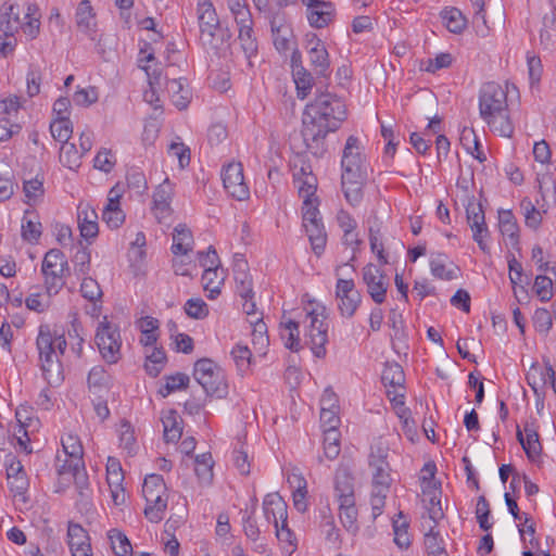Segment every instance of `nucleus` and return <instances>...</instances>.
<instances>
[{
    "mask_svg": "<svg viewBox=\"0 0 556 556\" xmlns=\"http://www.w3.org/2000/svg\"><path fill=\"white\" fill-rule=\"evenodd\" d=\"M233 273L236 290L239 296H254L252 278L247 271V262L241 258L236 260Z\"/></svg>",
    "mask_w": 556,
    "mask_h": 556,
    "instance_id": "473e14b6",
    "label": "nucleus"
},
{
    "mask_svg": "<svg viewBox=\"0 0 556 556\" xmlns=\"http://www.w3.org/2000/svg\"><path fill=\"white\" fill-rule=\"evenodd\" d=\"M467 223L472 230V239L477 242L483 252H489L485 238L489 237V230L485 224L484 211L481 203H475V198L469 199L466 205Z\"/></svg>",
    "mask_w": 556,
    "mask_h": 556,
    "instance_id": "ddd939ff",
    "label": "nucleus"
},
{
    "mask_svg": "<svg viewBox=\"0 0 556 556\" xmlns=\"http://www.w3.org/2000/svg\"><path fill=\"white\" fill-rule=\"evenodd\" d=\"M142 494L147 502L144 516L151 522H160L164 518L168 502L163 477L157 473L148 475L142 484Z\"/></svg>",
    "mask_w": 556,
    "mask_h": 556,
    "instance_id": "423d86ee",
    "label": "nucleus"
},
{
    "mask_svg": "<svg viewBox=\"0 0 556 556\" xmlns=\"http://www.w3.org/2000/svg\"><path fill=\"white\" fill-rule=\"evenodd\" d=\"M308 58L314 72L319 76L329 74V54L320 39L313 37L308 40Z\"/></svg>",
    "mask_w": 556,
    "mask_h": 556,
    "instance_id": "aec40b11",
    "label": "nucleus"
},
{
    "mask_svg": "<svg viewBox=\"0 0 556 556\" xmlns=\"http://www.w3.org/2000/svg\"><path fill=\"white\" fill-rule=\"evenodd\" d=\"M305 337L308 339L311 350L316 357L326 355V344L328 342V324L326 321L325 307L313 306L306 308L305 318L303 320Z\"/></svg>",
    "mask_w": 556,
    "mask_h": 556,
    "instance_id": "0eeeda50",
    "label": "nucleus"
},
{
    "mask_svg": "<svg viewBox=\"0 0 556 556\" xmlns=\"http://www.w3.org/2000/svg\"><path fill=\"white\" fill-rule=\"evenodd\" d=\"M193 377L207 395L223 399L228 394L225 374L212 359L201 358L197 361L193 368Z\"/></svg>",
    "mask_w": 556,
    "mask_h": 556,
    "instance_id": "6e6552de",
    "label": "nucleus"
},
{
    "mask_svg": "<svg viewBox=\"0 0 556 556\" xmlns=\"http://www.w3.org/2000/svg\"><path fill=\"white\" fill-rule=\"evenodd\" d=\"M342 175L346 177H355V175H366L365 172V155L359 139L355 136H350L346 139L342 159H341Z\"/></svg>",
    "mask_w": 556,
    "mask_h": 556,
    "instance_id": "9b49d317",
    "label": "nucleus"
},
{
    "mask_svg": "<svg viewBox=\"0 0 556 556\" xmlns=\"http://www.w3.org/2000/svg\"><path fill=\"white\" fill-rule=\"evenodd\" d=\"M76 24L84 33L93 30L96 25L94 13L89 0H83L79 2L76 10Z\"/></svg>",
    "mask_w": 556,
    "mask_h": 556,
    "instance_id": "58836bf2",
    "label": "nucleus"
},
{
    "mask_svg": "<svg viewBox=\"0 0 556 556\" xmlns=\"http://www.w3.org/2000/svg\"><path fill=\"white\" fill-rule=\"evenodd\" d=\"M479 115L493 132L502 137H510L514 132L507 92L495 81L483 84L479 90Z\"/></svg>",
    "mask_w": 556,
    "mask_h": 556,
    "instance_id": "f03ea898",
    "label": "nucleus"
},
{
    "mask_svg": "<svg viewBox=\"0 0 556 556\" xmlns=\"http://www.w3.org/2000/svg\"><path fill=\"white\" fill-rule=\"evenodd\" d=\"M67 544L70 548L91 545L88 532L79 523L72 521L67 527Z\"/></svg>",
    "mask_w": 556,
    "mask_h": 556,
    "instance_id": "864d4df0",
    "label": "nucleus"
},
{
    "mask_svg": "<svg viewBox=\"0 0 556 556\" xmlns=\"http://www.w3.org/2000/svg\"><path fill=\"white\" fill-rule=\"evenodd\" d=\"M270 17V28L276 49L280 52L289 49L291 29L283 23V17L279 13L271 14L267 12Z\"/></svg>",
    "mask_w": 556,
    "mask_h": 556,
    "instance_id": "c85d7f7f",
    "label": "nucleus"
},
{
    "mask_svg": "<svg viewBox=\"0 0 556 556\" xmlns=\"http://www.w3.org/2000/svg\"><path fill=\"white\" fill-rule=\"evenodd\" d=\"M56 462V470L59 476H68L73 478L75 484L80 490V494H83V490L88 485V477L84 458H81V466L78 468H76L77 466L74 467V457L65 456V459L61 460L60 456H58Z\"/></svg>",
    "mask_w": 556,
    "mask_h": 556,
    "instance_id": "5701e85b",
    "label": "nucleus"
},
{
    "mask_svg": "<svg viewBox=\"0 0 556 556\" xmlns=\"http://www.w3.org/2000/svg\"><path fill=\"white\" fill-rule=\"evenodd\" d=\"M62 447L65 456L74 457V467L81 466V458L84 456V447L79 438L75 434L67 433L62 437Z\"/></svg>",
    "mask_w": 556,
    "mask_h": 556,
    "instance_id": "79ce46f5",
    "label": "nucleus"
},
{
    "mask_svg": "<svg viewBox=\"0 0 556 556\" xmlns=\"http://www.w3.org/2000/svg\"><path fill=\"white\" fill-rule=\"evenodd\" d=\"M189 376L182 372L166 376L164 389H161L160 393L165 397L175 391L186 389L189 384Z\"/></svg>",
    "mask_w": 556,
    "mask_h": 556,
    "instance_id": "bf43d9fd",
    "label": "nucleus"
},
{
    "mask_svg": "<svg viewBox=\"0 0 556 556\" xmlns=\"http://www.w3.org/2000/svg\"><path fill=\"white\" fill-rule=\"evenodd\" d=\"M368 230H369V244L370 250L375 253L381 264H388V256L384 253V247L382 242V233L381 229L383 227V222L374 212L368 218Z\"/></svg>",
    "mask_w": 556,
    "mask_h": 556,
    "instance_id": "a878e982",
    "label": "nucleus"
},
{
    "mask_svg": "<svg viewBox=\"0 0 556 556\" xmlns=\"http://www.w3.org/2000/svg\"><path fill=\"white\" fill-rule=\"evenodd\" d=\"M334 496L339 504L355 502L354 478L346 468H339L336 472Z\"/></svg>",
    "mask_w": 556,
    "mask_h": 556,
    "instance_id": "b1692460",
    "label": "nucleus"
},
{
    "mask_svg": "<svg viewBox=\"0 0 556 556\" xmlns=\"http://www.w3.org/2000/svg\"><path fill=\"white\" fill-rule=\"evenodd\" d=\"M77 218L83 238L88 240L98 236V214L92 207H90L88 204H80L78 206Z\"/></svg>",
    "mask_w": 556,
    "mask_h": 556,
    "instance_id": "bb28decb",
    "label": "nucleus"
},
{
    "mask_svg": "<svg viewBox=\"0 0 556 556\" xmlns=\"http://www.w3.org/2000/svg\"><path fill=\"white\" fill-rule=\"evenodd\" d=\"M124 472L121 462L113 456L106 462V482L111 491V497L115 505H122L126 501V493L123 486Z\"/></svg>",
    "mask_w": 556,
    "mask_h": 556,
    "instance_id": "a211bd4d",
    "label": "nucleus"
},
{
    "mask_svg": "<svg viewBox=\"0 0 556 556\" xmlns=\"http://www.w3.org/2000/svg\"><path fill=\"white\" fill-rule=\"evenodd\" d=\"M25 23H21L20 26L22 27L25 35H27L29 38L34 39L39 33V17H38V8L35 4H28L27 11L25 13Z\"/></svg>",
    "mask_w": 556,
    "mask_h": 556,
    "instance_id": "4d7b16f0",
    "label": "nucleus"
},
{
    "mask_svg": "<svg viewBox=\"0 0 556 556\" xmlns=\"http://www.w3.org/2000/svg\"><path fill=\"white\" fill-rule=\"evenodd\" d=\"M203 288L208 291V299L214 300L220 293L223 278L218 279L217 270L204 269L202 275Z\"/></svg>",
    "mask_w": 556,
    "mask_h": 556,
    "instance_id": "680f3d73",
    "label": "nucleus"
},
{
    "mask_svg": "<svg viewBox=\"0 0 556 556\" xmlns=\"http://www.w3.org/2000/svg\"><path fill=\"white\" fill-rule=\"evenodd\" d=\"M193 245L191 230L185 224H178L173 232L172 252L174 255H187Z\"/></svg>",
    "mask_w": 556,
    "mask_h": 556,
    "instance_id": "2f4dec72",
    "label": "nucleus"
},
{
    "mask_svg": "<svg viewBox=\"0 0 556 556\" xmlns=\"http://www.w3.org/2000/svg\"><path fill=\"white\" fill-rule=\"evenodd\" d=\"M50 132L54 140L61 142H67L72 136L73 128L70 118H55L50 124Z\"/></svg>",
    "mask_w": 556,
    "mask_h": 556,
    "instance_id": "13d9d810",
    "label": "nucleus"
},
{
    "mask_svg": "<svg viewBox=\"0 0 556 556\" xmlns=\"http://www.w3.org/2000/svg\"><path fill=\"white\" fill-rule=\"evenodd\" d=\"M363 281L372 301L382 304L386 301L389 286L383 271L377 265L369 263L363 268Z\"/></svg>",
    "mask_w": 556,
    "mask_h": 556,
    "instance_id": "dca6fc26",
    "label": "nucleus"
},
{
    "mask_svg": "<svg viewBox=\"0 0 556 556\" xmlns=\"http://www.w3.org/2000/svg\"><path fill=\"white\" fill-rule=\"evenodd\" d=\"M121 193L117 186L109 191L108 203L102 210V220L111 228L116 229L125 222V214L121 208Z\"/></svg>",
    "mask_w": 556,
    "mask_h": 556,
    "instance_id": "6ab92c4d",
    "label": "nucleus"
},
{
    "mask_svg": "<svg viewBox=\"0 0 556 556\" xmlns=\"http://www.w3.org/2000/svg\"><path fill=\"white\" fill-rule=\"evenodd\" d=\"M164 440L167 443L177 442L182 434V419L176 410L170 409L162 417Z\"/></svg>",
    "mask_w": 556,
    "mask_h": 556,
    "instance_id": "f704fd0d",
    "label": "nucleus"
},
{
    "mask_svg": "<svg viewBox=\"0 0 556 556\" xmlns=\"http://www.w3.org/2000/svg\"><path fill=\"white\" fill-rule=\"evenodd\" d=\"M434 526H432L428 533L425 535V546L428 553V556H437L439 553H444V542L442 536L438 531H434Z\"/></svg>",
    "mask_w": 556,
    "mask_h": 556,
    "instance_id": "338daca9",
    "label": "nucleus"
},
{
    "mask_svg": "<svg viewBox=\"0 0 556 556\" xmlns=\"http://www.w3.org/2000/svg\"><path fill=\"white\" fill-rule=\"evenodd\" d=\"M18 5L9 4L5 12L0 14V28L5 35H13L20 27Z\"/></svg>",
    "mask_w": 556,
    "mask_h": 556,
    "instance_id": "de8ad7c7",
    "label": "nucleus"
},
{
    "mask_svg": "<svg viewBox=\"0 0 556 556\" xmlns=\"http://www.w3.org/2000/svg\"><path fill=\"white\" fill-rule=\"evenodd\" d=\"M46 293L56 295L65 286L70 266L65 254L59 249L49 250L41 263Z\"/></svg>",
    "mask_w": 556,
    "mask_h": 556,
    "instance_id": "39448f33",
    "label": "nucleus"
},
{
    "mask_svg": "<svg viewBox=\"0 0 556 556\" xmlns=\"http://www.w3.org/2000/svg\"><path fill=\"white\" fill-rule=\"evenodd\" d=\"M291 486L294 488L292 493L293 506L299 513H304L307 509L306 494L307 482L300 473H292L288 478Z\"/></svg>",
    "mask_w": 556,
    "mask_h": 556,
    "instance_id": "c9c22d12",
    "label": "nucleus"
},
{
    "mask_svg": "<svg viewBox=\"0 0 556 556\" xmlns=\"http://www.w3.org/2000/svg\"><path fill=\"white\" fill-rule=\"evenodd\" d=\"M94 340L101 356L108 364H116L119 361L122 356L119 329L111 324L106 316L99 323Z\"/></svg>",
    "mask_w": 556,
    "mask_h": 556,
    "instance_id": "1a4fd4ad",
    "label": "nucleus"
},
{
    "mask_svg": "<svg viewBox=\"0 0 556 556\" xmlns=\"http://www.w3.org/2000/svg\"><path fill=\"white\" fill-rule=\"evenodd\" d=\"M516 437L529 459L535 460L541 455L542 445L533 424L527 422L523 430L517 427Z\"/></svg>",
    "mask_w": 556,
    "mask_h": 556,
    "instance_id": "412c9836",
    "label": "nucleus"
},
{
    "mask_svg": "<svg viewBox=\"0 0 556 556\" xmlns=\"http://www.w3.org/2000/svg\"><path fill=\"white\" fill-rule=\"evenodd\" d=\"M287 503L278 493H269L264 497L263 510L268 522L277 526L288 519Z\"/></svg>",
    "mask_w": 556,
    "mask_h": 556,
    "instance_id": "4be33fe9",
    "label": "nucleus"
},
{
    "mask_svg": "<svg viewBox=\"0 0 556 556\" xmlns=\"http://www.w3.org/2000/svg\"><path fill=\"white\" fill-rule=\"evenodd\" d=\"M166 89L177 109L185 110L188 106L191 101L192 93L188 87L186 78L169 79L166 84Z\"/></svg>",
    "mask_w": 556,
    "mask_h": 556,
    "instance_id": "cd10ccee",
    "label": "nucleus"
},
{
    "mask_svg": "<svg viewBox=\"0 0 556 556\" xmlns=\"http://www.w3.org/2000/svg\"><path fill=\"white\" fill-rule=\"evenodd\" d=\"M99 99V93L96 87L80 88L77 87V90L73 94V102L77 106H90L96 103Z\"/></svg>",
    "mask_w": 556,
    "mask_h": 556,
    "instance_id": "774afa93",
    "label": "nucleus"
},
{
    "mask_svg": "<svg viewBox=\"0 0 556 556\" xmlns=\"http://www.w3.org/2000/svg\"><path fill=\"white\" fill-rule=\"evenodd\" d=\"M84 153L77 150L76 146L72 142H64L60 149V162L63 166L76 170L81 164V156Z\"/></svg>",
    "mask_w": 556,
    "mask_h": 556,
    "instance_id": "c03bdc74",
    "label": "nucleus"
},
{
    "mask_svg": "<svg viewBox=\"0 0 556 556\" xmlns=\"http://www.w3.org/2000/svg\"><path fill=\"white\" fill-rule=\"evenodd\" d=\"M111 548L116 556H126L131 552V544L126 534L118 529H111L108 532Z\"/></svg>",
    "mask_w": 556,
    "mask_h": 556,
    "instance_id": "09e8293b",
    "label": "nucleus"
},
{
    "mask_svg": "<svg viewBox=\"0 0 556 556\" xmlns=\"http://www.w3.org/2000/svg\"><path fill=\"white\" fill-rule=\"evenodd\" d=\"M28 212L22 219V238L29 243H37L42 233V226L39 220L27 217Z\"/></svg>",
    "mask_w": 556,
    "mask_h": 556,
    "instance_id": "6e6d98bb",
    "label": "nucleus"
},
{
    "mask_svg": "<svg viewBox=\"0 0 556 556\" xmlns=\"http://www.w3.org/2000/svg\"><path fill=\"white\" fill-rule=\"evenodd\" d=\"M340 437L338 429L324 430V454L330 460L337 458L340 454Z\"/></svg>",
    "mask_w": 556,
    "mask_h": 556,
    "instance_id": "3c124183",
    "label": "nucleus"
},
{
    "mask_svg": "<svg viewBox=\"0 0 556 556\" xmlns=\"http://www.w3.org/2000/svg\"><path fill=\"white\" fill-rule=\"evenodd\" d=\"M357 517H358V511H357L355 502H348V503L339 504L340 521H341L343 528L353 535H355L359 530Z\"/></svg>",
    "mask_w": 556,
    "mask_h": 556,
    "instance_id": "e433bc0d",
    "label": "nucleus"
},
{
    "mask_svg": "<svg viewBox=\"0 0 556 556\" xmlns=\"http://www.w3.org/2000/svg\"><path fill=\"white\" fill-rule=\"evenodd\" d=\"M292 74L298 90V97L303 100L309 93L314 84V78L302 64L295 65Z\"/></svg>",
    "mask_w": 556,
    "mask_h": 556,
    "instance_id": "37998d69",
    "label": "nucleus"
},
{
    "mask_svg": "<svg viewBox=\"0 0 556 556\" xmlns=\"http://www.w3.org/2000/svg\"><path fill=\"white\" fill-rule=\"evenodd\" d=\"M338 308L343 317L351 318L362 302L361 293L351 279H338L336 287Z\"/></svg>",
    "mask_w": 556,
    "mask_h": 556,
    "instance_id": "4468645a",
    "label": "nucleus"
},
{
    "mask_svg": "<svg viewBox=\"0 0 556 556\" xmlns=\"http://www.w3.org/2000/svg\"><path fill=\"white\" fill-rule=\"evenodd\" d=\"M198 23L200 41L207 52L218 54L227 45V30L220 27V22L211 0H198Z\"/></svg>",
    "mask_w": 556,
    "mask_h": 556,
    "instance_id": "20e7f679",
    "label": "nucleus"
},
{
    "mask_svg": "<svg viewBox=\"0 0 556 556\" xmlns=\"http://www.w3.org/2000/svg\"><path fill=\"white\" fill-rule=\"evenodd\" d=\"M4 467L11 493L14 496H24L28 490L29 481L21 460L10 453L4 458Z\"/></svg>",
    "mask_w": 556,
    "mask_h": 556,
    "instance_id": "2eb2a0df",
    "label": "nucleus"
},
{
    "mask_svg": "<svg viewBox=\"0 0 556 556\" xmlns=\"http://www.w3.org/2000/svg\"><path fill=\"white\" fill-rule=\"evenodd\" d=\"M223 185L227 193L238 201H244L250 197V189L244 181L241 163L231 162L222 168Z\"/></svg>",
    "mask_w": 556,
    "mask_h": 556,
    "instance_id": "f8f14e48",
    "label": "nucleus"
},
{
    "mask_svg": "<svg viewBox=\"0 0 556 556\" xmlns=\"http://www.w3.org/2000/svg\"><path fill=\"white\" fill-rule=\"evenodd\" d=\"M447 256L443 253H438L430 260L431 274L439 279L452 280L455 275L452 269H446L445 262Z\"/></svg>",
    "mask_w": 556,
    "mask_h": 556,
    "instance_id": "052dcab7",
    "label": "nucleus"
},
{
    "mask_svg": "<svg viewBox=\"0 0 556 556\" xmlns=\"http://www.w3.org/2000/svg\"><path fill=\"white\" fill-rule=\"evenodd\" d=\"M304 228L314 253L319 256L324 252L327 243V233L323 222L305 226Z\"/></svg>",
    "mask_w": 556,
    "mask_h": 556,
    "instance_id": "ea45409f",
    "label": "nucleus"
},
{
    "mask_svg": "<svg viewBox=\"0 0 556 556\" xmlns=\"http://www.w3.org/2000/svg\"><path fill=\"white\" fill-rule=\"evenodd\" d=\"M166 364V354L162 349L153 348L152 352L147 355L144 368L151 377H156Z\"/></svg>",
    "mask_w": 556,
    "mask_h": 556,
    "instance_id": "603ef678",
    "label": "nucleus"
},
{
    "mask_svg": "<svg viewBox=\"0 0 556 556\" xmlns=\"http://www.w3.org/2000/svg\"><path fill=\"white\" fill-rule=\"evenodd\" d=\"M252 326V341L254 348L258 352H263L269 344V338L267 336V326L263 320V316H255V319H249Z\"/></svg>",
    "mask_w": 556,
    "mask_h": 556,
    "instance_id": "a19ab883",
    "label": "nucleus"
},
{
    "mask_svg": "<svg viewBox=\"0 0 556 556\" xmlns=\"http://www.w3.org/2000/svg\"><path fill=\"white\" fill-rule=\"evenodd\" d=\"M498 226L500 231L504 237H507L513 248H518L519 244V227L515 219L514 214L509 210L498 211Z\"/></svg>",
    "mask_w": 556,
    "mask_h": 556,
    "instance_id": "72a5a7b5",
    "label": "nucleus"
},
{
    "mask_svg": "<svg viewBox=\"0 0 556 556\" xmlns=\"http://www.w3.org/2000/svg\"><path fill=\"white\" fill-rule=\"evenodd\" d=\"M533 290L541 302H548L554 295L553 280L544 275H538L534 279Z\"/></svg>",
    "mask_w": 556,
    "mask_h": 556,
    "instance_id": "e2e57ef3",
    "label": "nucleus"
},
{
    "mask_svg": "<svg viewBox=\"0 0 556 556\" xmlns=\"http://www.w3.org/2000/svg\"><path fill=\"white\" fill-rule=\"evenodd\" d=\"M366 175H355V177H346L341 175L342 191L345 200L352 205L356 206L363 199V182Z\"/></svg>",
    "mask_w": 556,
    "mask_h": 556,
    "instance_id": "7c9ffc66",
    "label": "nucleus"
},
{
    "mask_svg": "<svg viewBox=\"0 0 556 556\" xmlns=\"http://www.w3.org/2000/svg\"><path fill=\"white\" fill-rule=\"evenodd\" d=\"M174 197V184L165 178L153 192L152 212L159 223H165L172 215L170 203Z\"/></svg>",
    "mask_w": 556,
    "mask_h": 556,
    "instance_id": "f3484780",
    "label": "nucleus"
},
{
    "mask_svg": "<svg viewBox=\"0 0 556 556\" xmlns=\"http://www.w3.org/2000/svg\"><path fill=\"white\" fill-rule=\"evenodd\" d=\"M281 337L285 340V345L287 349L298 352L301 348L300 345V331H299V323L289 320L283 325L281 329Z\"/></svg>",
    "mask_w": 556,
    "mask_h": 556,
    "instance_id": "5fc2aeb1",
    "label": "nucleus"
},
{
    "mask_svg": "<svg viewBox=\"0 0 556 556\" xmlns=\"http://www.w3.org/2000/svg\"><path fill=\"white\" fill-rule=\"evenodd\" d=\"M334 7L328 0H316L312 7H307V20L312 27L324 28L332 20Z\"/></svg>",
    "mask_w": 556,
    "mask_h": 556,
    "instance_id": "393cba45",
    "label": "nucleus"
},
{
    "mask_svg": "<svg viewBox=\"0 0 556 556\" xmlns=\"http://www.w3.org/2000/svg\"><path fill=\"white\" fill-rule=\"evenodd\" d=\"M299 194L304 200H318L316 197V190H317V178L315 175H307L301 180L294 181Z\"/></svg>",
    "mask_w": 556,
    "mask_h": 556,
    "instance_id": "0e129e2a",
    "label": "nucleus"
},
{
    "mask_svg": "<svg viewBox=\"0 0 556 556\" xmlns=\"http://www.w3.org/2000/svg\"><path fill=\"white\" fill-rule=\"evenodd\" d=\"M195 475L202 484H210L213 480V458L211 453H203L195 457Z\"/></svg>",
    "mask_w": 556,
    "mask_h": 556,
    "instance_id": "49530a36",
    "label": "nucleus"
},
{
    "mask_svg": "<svg viewBox=\"0 0 556 556\" xmlns=\"http://www.w3.org/2000/svg\"><path fill=\"white\" fill-rule=\"evenodd\" d=\"M36 345L39 354L42 375L51 387L59 386L63 380V367L60 355H63L67 343L63 333L52 331L49 325L39 327Z\"/></svg>",
    "mask_w": 556,
    "mask_h": 556,
    "instance_id": "7ed1b4c3",
    "label": "nucleus"
},
{
    "mask_svg": "<svg viewBox=\"0 0 556 556\" xmlns=\"http://www.w3.org/2000/svg\"><path fill=\"white\" fill-rule=\"evenodd\" d=\"M441 16L446 28L454 34L462 33L466 27V18L463 16L460 10L456 8L445 9L442 11Z\"/></svg>",
    "mask_w": 556,
    "mask_h": 556,
    "instance_id": "8fccbe9b",
    "label": "nucleus"
},
{
    "mask_svg": "<svg viewBox=\"0 0 556 556\" xmlns=\"http://www.w3.org/2000/svg\"><path fill=\"white\" fill-rule=\"evenodd\" d=\"M252 33L253 30L250 25H247L245 23L241 24L238 38L248 59L254 55L257 51V45L255 39L252 38Z\"/></svg>",
    "mask_w": 556,
    "mask_h": 556,
    "instance_id": "69168bd1",
    "label": "nucleus"
},
{
    "mask_svg": "<svg viewBox=\"0 0 556 556\" xmlns=\"http://www.w3.org/2000/svg\"><path fill=\"white\" fill-rule=\"evenodd\" d=\"M345 118V104L340 98L331 93L316 97L303 114L302 137L306 149L316 157L324 156L327 135L338 130Z\"/></svg>",
    "mask_w": 556,
    "mask_h": 556,
    "instance_id": "f257e3e1",
    "label": "nucleus"
},
{
    "mask_svg": "<svg viewBox=\"0 0 556 556\" xmlns=\"http://www.w3.org/2000/svg\"><path fill=\"white\" fill-rule=\"evenodd\" d=\"M381 381L386 387L404 389L405 375L402 366L397 363H386Z\"/></svg>",
    "mask_w": 556,
    "mask_h": 556,
    "instance_id": "4c0bfd02",
    "label": "nucleus"
},
{
    "mask_svg": "<svg viewBox=\"0 0 556 556\" xmlns=\"http://www.w3.org/2000/svg\"><path fill=\"white\" fill-rule=\"evenodd\" d=\"M389 446L383 442L371 445L369 466L372 469V481L376 486L389 489L391 483L390 465L388 462Z\"/></svg>",
    "mask_w": 556,
    "mask_h": 556,
    "instance_id": "9d476101",
    "label": "nucleus"
},
{
    "mask_svg": "<svg viewBox=\"0 0 556 556\" xmlns=\"http://www.w3.org/2000/svg\"><path fill=\"white\" fill-rule=\"evenodd\" d=\"M119 446L126 451L127 455L136 454L138 445L135 437V430L131 425L124 420L118 428Z\"/></svg>",
    "mask_w": 556,
    "mask_h": 556,
    "instance_id": "a18cd8bd",
    "label": "nucleus"
},
{
    "mask_svg": "<svg viewBox=\"0 0 556 556\" xmlns=\"http://www.w3.org/2000/svg\"><path fill=\"white\" fill-rule=\"evenodd\" d=\"M80 293L91 303V309L88 313L99 316L103 293L98 281L91 277H85L80 283Z\"/></svg>",
    "mask_w": 556,
    "mask_h": 556,
    "instance_id": "c756f323",
    "label": "nucleus"
}]
</instances>
